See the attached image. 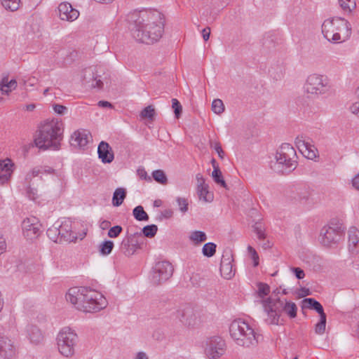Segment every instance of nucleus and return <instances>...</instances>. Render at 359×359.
<instances>
[{
	"label": "nucleus",
	"mask_w": 359,
	"mask_h": 359,
	"mask_svg": "<svg viewBox=\"0 0 359 359\" xmlns=\"http://www.w3.org/2000/svg\"><path fill=\"white\" fill-rule=\"evenodd\" d=\"M130 29L138 41L153 43L158 41L163 33V15L158 11L134 12L128 15Z\"/></svg>",
	"instance_id": "1"
},
{
	"label": "nucleus",
	"mask_w": 359,
	"mask_h": 359,
	"mask_svg": "<svg viewBox=\"0 0 359 359\" xmlns=\"http://www.w3.org/2000/svg\"><path fill=\"white\" fill-rule=\"evenodd\" d=\"M67 302L79 311L98 312L107 306L106 298L99 292L88 287H72L66 294Z\"/></svg>",
	"instance_id": "2"
},
{
	"label": "nucleus",
	"mask_w": 359,
	"mask_h": 359,
	"mask_svg": "<svg viewBox=\"0 0 359 359\" xmlns=\"http://www.w3.org/2000/svg\"><path fill=\"white\" fill-rule=\"evenodd\" d=\"M63 123L57 118L46 120L41 123L34 139L35 145L41 149L57 150L63 137Z\"/></svg>",
	"instance_id": "3"
},
{
	"label": "nucleus",
	"mask_w": 359,
	"mask_h": 359,
	"mask_svg": "<svg viewBox=\"0 0 359 359\" xmlns=\"http://www.w3.org/2000/svg\"><path fill=\"white\" fill-rule=\"evenodd\" d=\"M321 28L323 36L333 43L346 41L351 35L350 23L341 18L326 19Z\"/></svg>",
	"instance_id": "4"
},
{
	"label": "nucleus",
	"mask_w": 359,
	"mask_h": 359,
	"mask_svg": "<svg viewBox=\"0 0 359 359\" xmlns=\"http://www.w3.org/2000/svg\"><path fill=\"white\" fill-rule=\"evenodd\" d=\"M260 303L268 316L266 320L269 324L278 325L282 312L286 313L291 318L297 316V307L294 302L286 300L284 302L278 298L268 297L262 299Z\"/></svg>",
	"instance_id": "5"
},
{
	"label": "nucleus",
	"mask_w": 359,
	"mask_h": 359,
	"mask_svg": "<svg viewBox=\"0 0 359 359\" xmlns=\"http://www.w3.org/2000/svg\"><path fill=\"white\" fill-rule=\"evenodd\" d=\"M229 333L236 344L244 347L255 346L261 339L248 323L241 319L231 323Z\"/></svg>",
	"instance_id": "6"
},
{
	"label": "nucleus",
	"mask_w": 359,
	"mask_h": 359,
	"mask_svg": "<svg viewBox=\"0 0 359 359\" xmlns=\"http://www.w3.org/2000/svg\"><path fill=\"white\" fill-rule=\"evenodd\" d=\"M275 158L276 162L271 167L277 172L289 173L297 168L296 151L288 143L281 144L276 151Z\"/></svg>",
	"instance_id": "7"
},
{
	"label": "nucleus",
	"mask_w": 359,
	"mask_h": 359,
	"mask_svg": "<svg viewBox=\"0 0 359 359\" xmlns=\"http://www.w3.org/2000/svg\"><path fill=\"white\" fill-rule=\"evenodd\" d=\"M56 340L61 355L67 358L74 355L78 336L74 330L68 327H63L57 334Z\"/></svg>",
	"instance_id": "8"
},
{
	"label": "nucleus",
	"mask_w": 359,
	"mask_h": 359,
	"mask_svg": "<svg viewBox=\"0 0 359 359\" xmlns=\"http://www.w3.org/2000/svg\"><path fill=\"white\" fill-rule=\"evenodd\" d=\"M304 88L308 94L318 96L328 93L331 85L327 76L313 73L307 76Z\"/></svg>",
	"instance_id": "9"
},
{
	"label": "nucleus",
	"mask_w": 359,
	"mask_h": 359,
	"mask_svg": "<svg viewBox=\"0 0 359 359\" xmlns=\"http://www.w3.org/2000/svg\"><path fill=\"white\" fill-rule=\"evenodd\" d=\"M344 235V231L341 226H325L321 230L320 242L324 246L333 248L343 240Z\"/></svg>",
	"instance_id": "10"
},
{
	"label": "nucleus",
	"mask_w": 359,
	"mask_h": 359,
	"mask_svg": "<svg viewBox=\"0 0 359 359\" xmlns=\"http://www.w3.org/2000/svg\"><path fill=\"white\" fill-rule=\"evenodd\" d=\"M173 271L171 263L167 261L158 262L153 268L151 282L154 285H160L168 280L172 276Z\"/></svg>",
	"instance_id": "11"
},
{
	"label": "nucleus",
	"mask_w": 359,
	"mask_h": 359,
	"mask_svg": "<svg viewBox=\"0 0 359 359\" xmlns=\"http://www.w3.org/2000/svg\"><path fill=\"white\" fill-rule=\"evenodd\" d=\"M41 224L39 219L35 217H29L25 219L22 222V230L25 238L27 240H34L40 235Z\"/></svg>",
	"instance_id": "12"
},
{
	"label": "nucleus",
	"mask_w": 359,
	"mask_h": 359,
	"mask_svg": "<svg viewBox=\"0 0 359 359\" xmlns=\"http://www.w3.org/2000/svg\"><path fill=\"white\" fill-rule=\"evenodd\" d=\"M226 344L224 339L219 337L210 338L207 342L206 355L212 359H217L224 354Z\"/></svg>",
	"instance_id": "13"
},
{
	"label": "nucleus",
	"mask_w": 359,
	"mask_h": 359,
	"mask_svg": "<svg viewBox=\"0 0 359 359\" xmlns=\"http://www.w3.org/2000/svg\"><path fill=\"white\" fill-rule=\"evenodd\" d=\"M310 139L304 135L295 138V144L299 151L307 158L313 160L317 157L318 149L310 142Z\"/></svg>",
	"instance_id": "14"
},
{
	"label": "nucleus",
	"mask_w": 359,
	"mask_h": 359,
	"mask_svg": "<svg viewBox=\"0 0 359 359\" xmlns=\"http://www.w3.org/2000/svg\"><path fill=\"white\" fill-rule=\"evenodd\" d=\"M17 349L9 337L0 335V359H11L15 356Z\"/></svg>",
	"instance_id": "15"
},
{
	"label": "nucleus",
	"mask_w": 359,
	"mask_h": 359,
	"mask_svg": "<svg viewBox=\"0 0 359 359\" xmlns=\"http://www.w3.org/2000/svg\"><path fill=\"white\" fill-rule=\"evenodd\" d=\"M233 256L230 252H225L221 259L220 273L222 276L229 280L235 275V270L233 269Z\"/></svg>",
	"instance_id": "16"
},
{
	"label": "nucleus",
	"mask_w": 359,
	"mask_h": 359,
	"mask_svg": "<svg viewBox=\"0 0 359 359\" xmlns=\"http://www.w3.org/2000/svg\"><path fill=\"white\" fill-rule=\"evenodd\" d=\"M59 17L62 20L72 22L79 16V12L73 8L68 2H62L58 6Z\"/></svg>",
	"instance_id": "17"
},
{
	"label": "nucleus",
	"mask_w": 359,
	"mask_h": 359,
	"mask_svg": "<svg viewBox=\"0 0 359 359\" xmlns=\"http://www.w3.org/2000/svg\"><path fill=\"white\" fill-rule=\"evenodd\" d=\"M91 137L90 133L83 129L75 131L71 136L70 143L74 147L84 148Z\"/></svg>",
	"instance_id": "18"
},
{
	"label": "nucleus",
	"mask_w": 359,
	"mask_h": 359,
	"mask_svg": "<svg viewBox=\"0 0 359 359\" xmlns=\"http://www.w3.org/2000/svg\"><path fill=\"white\" fill-rule=\"evenodd\" d=\"M97 154L99 158L103 163H110L114 159V154L110 145L104 141H102L97 147Z\"/></svg>",
	"instance_id": "19"
},
{
	"label": "nucleus",
	"mask_w": 359,
	"mask_h": 359,
	"mask_svg": "<svg viewBox=\"0 0 359 359\" xmlns=\"http://www.w3.org/2000/svg\"><path fill=\"white\" fill-rule=\"evenodd\" d=\"M177 317L186 326L192 327L196 323V316L193 310L189 307L177 311Z\"/></svg>",
	"instance_id": "20"
},
{
	"label": "nucleus",
	"mask_w": 359,
	"mask_h": 359,
	"mask_svg": "<svg viewBox=\"0 0 359 359\" xmlns=\"http://www.w3.org/2000/svg\"><path fill=\"white\" fill-rule=\"evenodd\" d=\"M13 164L10 159L0 161V185L6 183L13 172Z\"/></svg>",
	"instance_id": "21"
},
{
	"label": "nucleus",
	"mask_w": 359,
	"mask_h": 359,
	"mask_svg": "<svg viewBox=\"0 0 359 359\" xmlns=\"http://www.w3.org/2000/svg\"><path fill=\"white\" fill-rule=\"evenodd\" d=\"M348 249L352 252H359V231L355 227L348 230Z\"/></svg>",
	"instance_id": "22"
},
{
	"label": "nucleus",
	"mask_w": 359,
	"mask_h": 359,
	"mask_svg": "<svg viewBox=\"0 0 359 359\" xmlns=\"http://www.w3.org/2000/svg\"><path fill=\"white\" fill-rule=\"evenodd\" d=\"M60 239L62 241L71 242L76 238V236L71 230L69 222H65L59 226Z\"/></svg>",
	"instance_id": "23"
},
{
	"label": "nucleus",
	"mask_w": 359,
	"mask_h": 359,
	"mask_svg": "<svg viewBox=\"0 0 359 359\" xmlns=\"http://www.w3.org/2000/svg\"><path fill=\"white\" fill-rule=\"evenodd\" d=\"M27 332L32 343L38 344L43 341V334L37 327L34 325H28Z\"/></svg>",
	"instance_id": "24"
},
{
	"label": "nucleus",
	"mask_w": 359,
	"mask_h": 359,
	"mask_svg": "<svg viewBox=\"0 0 359 359\" xmlns=\"http://www.w3.org/2000/svg\"><path fill=\"white\" fill-rule=\"evenodd\" d=\"M126 197V191L125 189L121 187L116 189L112 198L113 205L116 207L120 206L123 203Z\"/></svg>",
	"instance_id": "25"
},
{
	"label": "nucleus",
	"mask_w": 359,
	"mask_h": 359,
	"mask_svg": "<svg viewBox=\"0 0 359 359\" xmlns=\"http://www.w3.org/2000/svg\"><path fill=\"white\" fill-rule=\"evenodd\" d=\"M303 302L306 304V306L316 311L320 315V317L326 316L324 313L323 306L316 300L313 298L304 299Z\"/></svg>",
	"instance_id": "26"
},
{
	"label": "nucleus",
	"mask_w": 359,
	"mask_h": 359,
	"mask_svg": "<svg viewBox=\"0 0 359 359\" xmlns=\"http://www.w3.org/2000/svg\"><path fill=\"white\" fill-rule=\"evenodd\" d=\"M215 163H216V161L213 158L212 160V163L214 170L212 172V177L214 181L215 182V183L221 185L224 188L227 189V185L223 179L222 172L219 169L218 166L215 165Z\"/></svg>",
	"instance_id": "27"
},
{
	"label": "nucleus",
	"mask_w": 359,
	"mask_h": 359,
	"mask_svg": "<svg viewBox=\"0 0 359 359\" xmlns=\"http://www.w3.org/2000/svg\"><path fill=\"white\" fill-rule=\"evenodd\" d=\"M121 252L126 257H130L135 254L136 249L131 245L128 240L125 237L120 245Z\"/></svg>",
	"instance_id": "28"
},
{
	"label": "nucleus",
	"mask_w": 359,
	"mask_h": 359,
	"mask_svg": "<svg viewBox=\"0 0 359 359\" xmlns=\"http://www.w3.org/2000/svg\"><path fill=\"white\" fill-rule=\"evenodd\" d=\"M126 238L130 243L131 245H133L136 250L140 248V245L142 243V235L141 232H136L134 233H127Z\"/></svg>",
	"instance_id": "29"
},
{
	"label": "nucleus",
	"mask_w": 359,
	"mask_h": 359,
	"mask_svg": "<svg viewBox=\"0 0 359 359\" xmlns=\"http://www.w3.org/2000/svg\"><path fill=\"white\" fill-rule=\"evenodd\" d=\"M197 194L201 201L210 203L213 201V194L208 191V186L197 188Z\"/></svg>",
	"instance_id": "30"
},
{
	"label": "nucleus",
	"mask_w": 359,
	"mask_h": 359,
	"mask_svg": "<svg viewBox=\"0 0 359 359\" xmlns=\"http://www.w3.org/2000/svg\"><path fill=\"white\" fill-rule=\"evenodd\" d=\"M189 240L193 242L195 245H198L207 240V236L205 232L201 231H192L189 236Z\"/></svg>",
	"instance_id": "31"
},
{
	"label": "nucleus",
	"mask_w": 359,
	"mask_h": 359,
	"mask_svg": "<svg viewBox=\"0 0 359 359\" xmlns=\"http://www.w3.org/2000/svg\"><path fill=\"white\" fill-rule=\"evenodd\" d=\"M341 8L344 13H351L355 8V0H338Z\"/></svg>",
	"instance_id": "32"
},
{
	"label": "nucleus",
	"mask_w": 359,
	"mask_h": 359,
	"mask_svg": "<svg viewBox=\"0 0 359 359\" xmlns=\"http://www.w3.org/2000/svg\"><path fill=\"white\" fill-rule=\"evenodd\" d=\"M133 215L137 221H148L149 218L142 205L135 207L133 210Z\"/></svg>",
	"instance_id": "33"
},
{
	"label": "nucleus",
	"mask_w": 359,
	"mask_h": 359,
	"mask_svg": "<svg viewBox=\"0 0 359 359\" xmlns=\"http://www.w3.org/2000/svg\"><path fill=\"white\" fill-rule=\"evenodd\" d=\"M60 232L59 226H53L48 229L46 233L51 241L55 243H61L62 239H60Z\"/></svg>",
	"instance_id": "34"
},
{
	"label": "nucleus",
	"mask_w": 359,
	"mask_h": 359,
	"mask_svg": "<svg viewBox=\"0 0 359 359\" xmlns=\"http://www.w3.org/2000/svg\"><path fill=\"white\" fill-rule=\"evenodd\" d=\"M1 4L5 9L15 11L20 7V0H1Z\"/></svg>",
	"instance_id": "35"
},
{
	"label": "nucleus",
	"mask_w": 359,
	"mask_h": 359,
	"mask_svg": "<svg viewBox=\"0 0 359 359\" xmlns=\"http://www.w3.org/2000/svg\"><path fill=\"white\" fill-rule=\"evenodd\" d=\"M216 248L217 245L214 243H205L202 248L203 255L207 257H212L216 252Z\"/></svg>",
	"instance_id": "36"
},
{
	"label": "nucleus",
	"mask_w": 359,
	"mask_h": 359,
	"mask_svg": "<svg viewBox=\"0 0 359 359\" xmlns=\"http://www.w3.org/2000/svg\"><path fill=\"white\" fill-rule=\"evenodd\" d=\"M114 248V243L111 241H105L100 245V252L103 255H109Z\"/></svg>",
	"instance_id": "37"
},
{
	"label": "nucleus",
	"mask_w": 359,
	"mask_h": 359,
	"mask_svg": "<svg viewBox=\"0 0 359 359\" xmlns=\"http://www.w3.org/2000/svg\"><path fill=\"white\" fill-rule=\"evenodd\" d=\"M225 107L222 100L215 99L212 102V110L216 114H221L224 111Z\"/></svg>",
	"instance_id": "38"
},
{
	"label": "nucleus",
	"mask_w": 359,
	"mask_h": 359,
	"mask_svg": "<svg viewBox=\"0 0 359 359\" xmlns=\"http://www.w3.org/2000/svg\"><path fill=\"white\" fill-rule=\"evenodd\" d=\"M152 177L155 181L162 184H165L168 182L167 177L162 170H154Z\"/></svg>",
	"instance_id": "39"
},
{
	"label": "nucleus",
	"mask_w": 359,
	"mask_h": 359,
	"mask_svg": "<svg viewBox=\"0 0 359 359\" xmlns=\"http://www.w3.org/2000/svg\"><path fill=\"white\" fill-rule=\"evenodd\" d=\"M158 227L155 224L145 226L142 229L143 235L147 238H153L157 233Z\"/></svg>",
	"instance_id": "40"
},
{
	"label": "nucleus",
	"mask_w": 359,
	"mask_h": 359,
	"mask_svg": "<svg viewBox=\"0 0 359 359\" xmlns=\"http://www.w3.org/2000/svg\"><path fill=\"white\" fill-rule=\"evenodd\" d=\"M254 231L257 234L259 240H264L266 238L265 228L262 222H256L253 226Z\"/></svg>",
	"instance_id": "41"
},
{
	"label": "nucleus",
	"mask_w": 359,
	"mask_h": 359,
	"mask_svg": "<svg viewBox=\"0 0 359 359\" xmlns=\"http://www.w3.org/2000/svg\"><path fill=\"white\" fill-rule=\"evenodd\" d=\"M326 316L320 317V321L316 325L315 332L318 334H323L325 331Z\"/></svg>",
	"instance_id": "42"
},
{
	"label": "nucleus",
	"mask_w": 359,
	"mask_h": 359,
	"mask_svg": "<svg viewBox=\"0 0 359 359\" xmlns=\"http://www.w3.org/2000/svg\"><path fill=\"white\" fill-rule=\"evenodd\" d=\"M257 287H258L257 294L259 297L264 298L265 296H266L269 294L270 287L267 284L263 283H259L257 285Z\"/></svg>",
	"instance_id": "43"
},
{
	"label": "nucleus",
	"mask_w": 359,
	"mask_h": 359,
	"mask_svg": "<svg viewBox=\"0 0 359 359\" xmlns=\"http://www.w3.org/2000/svg\"><path fill=\"white\" fill-rule=\"evenodd\" d=\"M87 73H89L90 75L93 74V76H94V74H93L92 69L90 68V69L86 70V72H85V79H86ZM102 86H103L102 81L100 79H98V77L97 76L95 77H93V81L91 83L92 87L101 88L102 87Z\"/></svg>",
	"instance_id": "44"
},
{
	"label": "nucleus",
	"mask_w": 359,
	"mask_h": 359,
	"mask_svg": "<svg viewBox=\"0 0 359 359\" xmlns=\"http://www.w3.org/2000/svg\"><path fill=\"white\" fill-rule=\"evenodd\" d=\"M172 107L174 109L175 117L179 118L182 111V107L180 102L175 99H172Z\"/></svg>",
	"instance_id": "45"
},
{
	"label": "nucleus",
	"mask_w": 359,
	"mask_h": 359,
	"mask_svg": "<svg viewBox=\"0 0 359 359\" xmlns=\"http://www.w3.org/2000/svg\"><path fill=\"white\" fill-rule=\"evenodd\" d=\"M355 94L358 101L353 102L349 107L350 111L359 117V88L355 90Z\"/></svg>",
	"instance_id": "46"
},
{
	"label": "nucleus",
	"mask_w": 359,
	"mask_h": 359,
	"mask_svg": "<svg viewBox=\"0 0 359 359\" xmlns=\"http://www.w3.org/2000/svg\"><path fill=\"white\" fill-rule=\"evenodd\" d=\"M176 201L178 204L180 210L182 213H185L186 212H187L189 205L187 199L185 198L178 197L177 198Z\"/></svg>",
	"instance_id": "47"
},
{
	"label": "nucleus",
	"mask_w": 359,
	"mask_h": 359,
	"mask_svg": "<svg viewBox=\"0 0 359 359\" xmlns=\"http://www.w3.org/2000/svg\"><path fill=\"white\" fill-rule=\"evenodd\" d=\"M123 229L121 226L116 225L113 227H111L108 231V236L109 238H114L118 237L120 233L122 232Z\"/></svg>",
	"instance_id": "48"
},
{
	"label": "nucleus",
	"mask_w": 359,
	"mask_h": 359,
	"mask_svg": "<svg viewBox=\"0 0 359 359\" xmlns=\"http://www.w3.org/2000/svg\"><path fill=\"white\" fill-rule=\"evenodd\" d=\"M154 114L155 110L152 106H148L141 111V116L143 118H152Z\"/></svg>",
	"instance_id": "49"
},
{
	"label": "nucleus",
	"mask_w": 359,
	"mask_h": 359,
	"mask_svg": "<svg viewBox=\"0 0 359 359\" xmlns=\"http://www.w3.org/2000/svg\"><path fill=\"white\" fill-rule=\"evenodd\" d=\"M248 251L251 255L252 259L254 262V266H257L259 264V256L256 250L250 245L248 247Z\"/></svg>",
	"instance_id": "50"
},
{
	"label": "nucleus",
	"mask_w": 359,
	"mask_h": 359,
	"mask_svg": "<svg viewBox=\"0 0 359 359\" xmlns=\"http://www.w3.org/2000/svg\"><path fill=\"white\" fill-rule=\"evenodd\" d=\"M53 110L55 113L62 115L65 114L67 111V108L65 106L55 104L53 106Z\"/></svg>",
	"instance_id": "51"
},
{
	"label": "nucleus",
	"mask_w": 359,
	"mask_h": 359,
	"mask_svg": "<svg viewBox=\"0 0 359 359\" xmlns=\"http://www.w3.org/2000/svg\"><path fill=\"white\" fill-rule=\"evenodd\" d=\"M4 81L6 84H4V86L11 88L13 90H15L17 87V81L15 79H11V81H8L7 77H4L1 80Z\"/></svg>",
	"instance_id": "52"
},
{
	"label": "nucleus",
	"mask_w": 359,
	"mask_h": 359,
	"mask_svg": "<svg viewBox=\"0 0 359 359\" xmlns=\"http://www.w3.org/2000/svg\"><path fill=\"white\" fill-rule=\"evenodd\" d=\"M196 179L197 181V188H201V187L208 186L207 184H205V180L201 173H198L196 175Z\"/></svg>",
	"instance_id": "53"
},
{
	"label": "nucleus",
	"mask_w": 359,
	"mask_h": 359,
	"mask_svg": "<svg viewBox=\"0 0 359 359\" xmlns=\"http://www.w3.org/2000/svg\"><path fill=\"white\" fill-rule=\"evenodd\" d=\"M292 271L294 272V273L295 274V276L297 277V279H303L305 276V273H304V271L299 268V267H294L292 269Z\"/></svg>",
	"instance_id": "54"
},
{
	"label": "nucleus",
	"mask_w": 359,
	"mask_h": 359,
	"mask_svg": "<svg viewBox=\"0 0 359 359\" xmlns=\"http://www.w3.org/2000/svg\"><path fill=\"white\" fill-rule=\"evenodd\" d=\"M40 173H42L41 168H35L32 170L31 173H28L27 175V179L31 180L32 177L39 175Z\"/></svg>",
	"instance_id": "55"
},
{
	"label": "nucleus",
	"mask_w": 359,
	"mask_h": 359,
	"mask_svg": "<svg viewBox=\"0 0 359 359\" xmlns=\"http://www.w3.org/2000/svg\"><path fill=\"white\" fill-rule=\"evenodd\" d=\"M4 84L6 83L1 81L0 83V93L2 94L8 95L13 90V89L11 88L4 86Z\"/></svg>",
	"instance_id": "56"
},
{
	"label": "nucleus",
	"mask_w": 359,
	"mask_h": 359,
	"mask_svg": "<svg viewBox=\"0 0 359 359\" xmlns=\"http://www.w3.org/2000/svg\"><path fill=\"white\" fill-rule=\"evenodd\" d=\"M213 147H214L215 150L217 151V153L218 154L219 156L221 158H224V152L222 150V148L219 142H215L214 144Z\"/></svg>",
	"instance_id": "57"
},
{
	"label": "nucleus",
	"mask_w": 359,
	"mask_h": 359,
	"mask_svg": "<svg viewBox=\"0 0 359 359\" xmlns=\"http://www.w3.org/2000/svg\"><path fill=\"white\" fill-rule=\"evenodd\" d=\"M173 215V211L170 209H166L161 212V217L165 219L171 218Z\"/></svg>",
	"instance_id": "58"
},
{
	"label": "nucleus",
	"mask_w": 359,
	"mask_h": 359,
	"mask_svg": "<svg viewBox=\"0 0 359 359\" xmlns=\"http://www.w3.org/2000/svg\"><path fill=\"white\" fill-rule=\"evenodd\" d=\"M27 194L29 198L31 200H35L37 198L36 191L32 188H28Z\"/></svg>",
	"instance_id": "59"
},
{
	"label": "nucleus",
	"mask_w": 359,
	"mask_h": 359,
	"mask_svg": "<svg viewBox=\"0 0 359 359\" xmlns=\"http://www.w3.org/2000/svg\"><path fill=\"white\" fill-rule=\"evenodd\" d=\"M210 34V28L207 27L202 30V35L203 39L206 41L209 39Z\"/></svg>",
	"instance_id": "60"
},
{
	"label": "nucleus",
	"mask_w": 359,
	"mask_h": 359,
	"mask_svg": "<svg viewBox=\"0 0 359 359\" xmlns=\"http://www.w3.org/2000/svg\"><path fill=\"white\" fill-rule=\"evenodd\" d=\"M6 248V241L0 234V255L2 254Z\"/></svg>",
	"instance_id": "61"
},
{
	"label": "nucleus",
	"mask_w": 359,
	"mask_h": 359,
	"mask_svg": "<svg viewBox=\"0 0 359 359\" xmlns=\"http://www.w3.org/2000/svg\"><path fill=\"white\" fill-rule=\"evenodd\" d=\"M352 184L356 189L359 190V173L352 180Z\"/></svg>",
	"instance_id": "62"
},
{
	"label": "nucleus",
	"mask_w": 359,
	"mask_h": 359,
	"mask_svg": "<svg viewBox=\"0 0 359 359\" xmlns=\"http://www.w3.org/2000/svg\"><path fill=\"white\" fill-rule=\"evenodd\" d=\"M311 294L309 289L306 287H302L300 289V292L299 293V295L301 297H306Z\"/></svg>",
	"instance_id": "63"
},
{
	"label": "nucleus",
	"mask_w": 359,
	"mask_h": 359,
	"mask_svg": "<svg viewBox=\"0 0 359 359\" xmlns=\"http://www.w3.org/2000/svg\"><path fill=\"white\" fill-rule=\"evenodd\" d=\"M134 359H149L147 354L144 352H138Z\"/></svg>",
	"instance_id": "64"
}]
</instances>
